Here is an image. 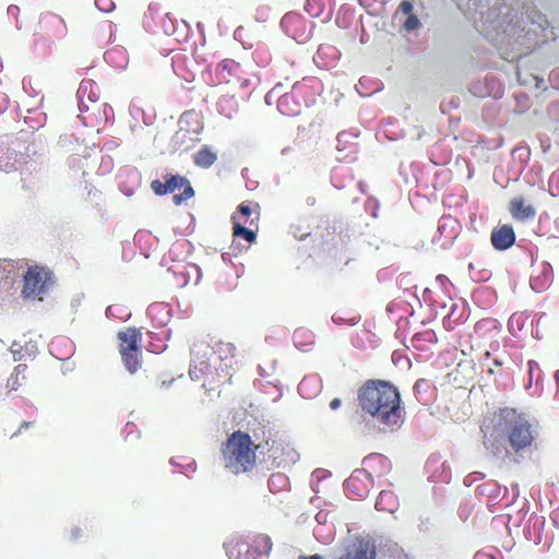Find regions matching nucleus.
<instances>
[{
  "mask_svg": "<svg viewBox=\"0 0 559 559\" xmlns=\"http://www.w3.org/2000/svg\"><path fill=\"white\" fill-rule=\"evenodd\" d=\"M483 443L493 456H523L536 439V431L526 415L503 407L483 420Z\"/></svg>",
  "mask_w": 559,
  "mask_h": 559,
  "instance_id": "obj_1",
  "label": "nucleus"
},
{
  "mask_svg": "<svg viewBox=\"0 0 559 559\" xmlns=\"http://www.w3.org/2000/svg\"><path fill=\"white\" fill-rule=\"evenodd\" d=\"M361 408L384 428L397 429L403 423V408L399 390L390 382L369 380L358 394Z\"/></svg>",
  "mask_w": 559,
  "mask_h": 559,
  "instance_id": "obj_2",
  "label": "nucleus"
},
{
  "mask_svg": "<svg viewBox=\"0 0 559 559\" xmlns=\"http://www.w3.org/2000/svg\"><path fill=\"white\" fill-rule=\"evenodd\" d=\"M261 447L262 443H255L249 433L234 431L221 448L224 467L235 475L251 473L257 465V452Z\"/></svg>",
  "mask_w": 559,
  "mask_h": 559,
  "instance_id": "obj_3",
  "label": "nucleus"
},
{
  "mask_svg": "<svg viewBox=\"0 0 559 559\" xmlns=\"http://www.w3.org/2000/svg\"><path fill=\"white\" fill-rule=\"evenodd\" d=\"M481 25L476 23V27L480 28L486 36L499 40L501 44L512 45L510 41L512 37L516 36V41L524 37L522 34L524 28L518 26L514 22L518 13L506 4L497 7L495 4L489 8L486 13L480 12Z\"/></svg>",
  "mask_w": 559,
  "mask_h": 559,
  "instance_id": "obj_4",
  "label": "nucleus"
},
{
  "mask_svg": "<svg viewBox=\"0 0 559 559\" xmlns=\"http://www.w3.org/2000/svg\"><path fill=\"white\" fill-rule=\"evenodd\" d=\"M226 554L230 559H263L272 549L267 535H257L252 539L237 537L225 544Z\"/></svg>",
  "mask_w": 559,
  "mask_h": 559,
  "instance_id": "obj_5",
  "label": "nucleus"
},
{
  "mask_svg": "<svg viewBox=\"0 0 559 559\" xmlns=\"http://www.w3.org/2000/svg\"><path fill=\"white\" fill-rule=\"evenodd\" d=\"M372 484L371 472L367 468H360L352 473L346 479L344 487L349 497L362 499L369 495Z\"/></svg>",
  "mask_w": 559,
  "mask_h": 559,
  "instance_id": "obj_6",
  "label": "nucleus"
},
{
  "mask_svg": "<svg viewBox=\"0 0 559 559\" xmlns=\"http://www.w3.org/2000/svg\"><path fill=\"white\" fill-rule=\"evenodd\" d=\"M373 540L360 538L350 544L338 559H377Z\"/></svg>",
  "mask_w": 559,
  "mask_h": 559,
  "instance_id": "obj_7",
  "label": "nucleus"
},
{
  "mask_svg": "<svg viewBox=\"0 0 559 559\" xmlns=\"http://www.w3.org/2000/svg\"><path fill=\"white\" fill-rule=\"evenodd\" d=\"M166 186L168 193H173L176 190L185 188L182 193L174 195L173 201L176 205L181 204L182 202L191 199L194 195V190L190 185L189 180L180 175L170 176L166 180Z\"/></svg>",
  "mask_w": 559,
  "mask_h": 559,
  "instance_id": "obj_8",
  "label": "nucleus"
},
{
  "mask_svg": "<svg viewBox=\"0 0 559 559\" xmlns=\"http://www.w3.org/2000/svg\"><path fill=\"white\" fill-rule=\"evenodd\" d=\"M509 211L516 221L525 222L533 219L536 215L535 207L524 197H514L509 203Z\"/></svg>",
  "mask_w": 559,
  "mask_h": 559,
  "instance_id": "obj_9",
  "label": "nucleus"
},
{
  "mask_svg": "<svg viewBox=\"0 0 559 559\" xmlns=\"http://www.w3.org/2000/svg\"><path fill=\"white\" fill-rule=\"evenodd\" d=\"M491 243L497 250H506L515 241V234L510 225H502L491 231Z\"/></svg>",
  "mask_w": 559,
  "mask_h": 559,
  "instance_id": "obj_10",
  "label": "nucleus"
},
{
  "mask_svg": "<svg viewBox=\"0 0 559 559\" xmlns=\"http://www.w3.org/2000/svg\"><path fill=\"white\" fill-rule=\"evenodd\" d=\"M119 353L132 352L141 348L142 333L136 328H127L118 333Z\"/></svg>",
  "mask_w": 559,
  "mask_h": 559,
  "instance_id": "obj_11",
  "label": "nucleus"
},
{
  "mask_svg": "<svg viewBox=\"0 0 559 559\" xmlns=\"http://www.w3.org/2000/svg\"><path fill=\"white\" fill-rule=\"evenodd\" d=\"M261 443L262 447L260 449H266L269 453V457L267 460H265V463L269 468L281 466L283 463L286 462L284 457L285 447L283 443L270 439H265Z\"/></svg>",
  "mask_w": 559,
  "mask_h": 559,
  "instance_id": "obj_12",
  "label": "nucleus"
},
{
  "mask_svg": "<svg viewBox=\"0 0 559 559\" xmlns=\"http://www.w3.org/2000/svg\"><path fill=\"white\" fill-rule=\"evenodd\" d=\"M362 464L365 465L364 468H367L369 472H371V476L373 474L376 476H381L390 468L389 460L379 453L369 454L364 459Z\"/></svg>",
  "mask_w": 559,
  "mask_h": 559,
  "instance_id": "obj_13",
  "label": "nucleus"
},
{
  "mask_svg": "<svg viewBox=\"0 0 559 559\" xmlns=\"http://www.w3.org/2000/svg\"><path fill=\"white\" fill-rule=\"evenodd\" d=\"M147 314L156 326H165L170 320L169 307L163 302L152 304L147 309Z\"/></svg>",
  "mask_w": 559,
  "mask_h": 559,
  "instance_id": "obj_14",
  "label": "nucleus"
},
{
  "mask_svg": "<svg viewBox=\"0 0 559 559\" xmlns=\"http://www.w3.org/2000/svg\"><path fill=\"white\" fill-rule=\"evenodd\" d=\"M396 508L397 499L395 495L390 490H382L376 500V509L378 511L393 513Z\"/></svg>",
  "mask_w": 559,
  "mask_h": 559,
  "instance_id": "obj_15",
  "label": "nucleus"
},
{
  "mask_svg": "<svg viewBox=\"0 0 559 559\" xmlns=\"http://www.w3.org/2000/svg\"><path fill=\"white\" fill-rule=\"evenodd\" d=\"M217 159V154L213 152L207 145L202 146L194 154V163L201 168L211 167Z\"/></svg>",
  "mask_w": 559,
  "mask_h": 559,
  "instance_id": "obj_16",
  "label": "nucleus"
},
{
  "mask_svg": "<svg viewBox=\"0 0 559 559\" xmlns=\"http://www.w3.org/2000/svg\"><path fill=\"white\" fill-rule=\"evenodd\" d=\"M24 264L27 265V270L22 275L23 276L22 280H27V281H31V280H51L52 276H53L52 271H50L49 269H47V267H45L43 265H37V264L28 265L27 263H24Z\"/></svg>",
  "mask_w": 559,
  "mask_h": 559,
  "instance_id": "obj_17",
  "label": "nucleus"
},
{
  "mask_svg": "<svg viewBox=\"0 0 559 559\" xmlns=\"http://www.w3.org/2000/svg\"><path fill=\"white\" fill-rule=\"evenodd\" d=\"M47 282H24L22 296L24 299H38L41 300V295L45 293Z\"/></svg>",
  "mask_w": 559,
  "mask_h": 559,
  "instance_id": "obj_18",
  "label": "nucleus"
},
{
  "mask_svg": "<svg viewBox=\"0 0 559 559\" xmlns=\"http://www.w3.org/2000/svg\"><path fill=\"white\" fill-rule=\"evenodd\" d=\"M141 354H142L141 348L120 354L122 361H123L127 370L130 373H134L141 368V365H142Z\"/></svg>",
  "mask_w": 559,
  "mask_h": 559,
  "instance_id": "obj_19",
  "label": "nucleus"
},
{
  "mask_svg": "<svg viewBox=\"0 0 559 559\" xmlns=\"http://www.w3.org/2000/svg\"><path fill=\"white\" fill-rule=\"evenodd\" d=\"M332 320L336 324L347 323L350 325H355L359 322L360 316L357 314L356 312H349L345 309H340L333 313Z\"/></svg>",
  "mask_w": 559,
  "mask_h": 559,
  "instance_id": "obj_20",
  "label": "nucleus"
},
{
  "mask_svg": "<svg viewBox=\"0 0 559 559\" xmlns=\"http://www.w3.org/2000/svg\"><path fill=\"white\" fill-rule=\"evenodd\" d=\"M231 219L234 221L233 231L235 237H241L250 243L255 240L257 236L254 231L238 223L236 215H233Z\"/></svg>",
  "mask_w": 559,
  "mask_h": 559,
  "instance_id": "obj_21",
  "label": "nucleus"
},
{
  "mask_svg": "<svg viewBox=\"0 0 559 559\" xmlns=\"http://www.w3.org/2000/svg\"><path fill=\"white\" fill-rule=\"evenodd\" d=\"M27 366L26 365H23V364H20L17 365L15 368H14V371L13 373L11 374L10 379H9V385H11V388L13 390H16L17 389V385H19V377L20 374H23V372L26 370ZM22 379H25L24 376H22Z\"/></svg>",
  "mask_w": 559,
  "mask_h": 559,
  "instance_id": "obj_22",
  "label": "nucleus"
},
{
  "mask_svg": "<svg viewBox=\"0 0 559 559\" xmlns=\"http://www.w3.org/2000/svg\"><path fill=\"white\" fill-rule=\"evenodd\" d=\"M420 25V22L418 20L417 16H415L414 14L413 15H408L406 17V20L404 21V27L406 31H415L419 27Z\"/></svg>",
  "mask_w": 559,
  "mask_h": 559,
  "instance_id": "obj_23",
  "label": "nucleus"
},
{
  "mask_svg": "<svg viewBox=\"0 0 559 559\" xmlns=\"http://www.w3.org/2000/svg\"><path fill=\"white\" fill-rule=\"evenodd\" d=\"M151 187H152V190L157 195H164V194L168 193L166 182L163 183L159 180H153L152 183H151Z\"/></svg>",
  "mask_w": 559,
  "mask_h": 559,
  "instance_id": "obj_24",
  "label": "nucleus"
},
{
  "mask_svg": "<svg viewBox=\"0 0 559 559\" xmlns=\"http://www.w3.org/2000/svg\"><path fill=\"white\" fill-rule=\"evenodd\" d=\"M527 52H528V48L523 49L520 46L516 48L512 46L511 53L506 56L504 58L506 59L510 58L511 60H513V59L520 58L522 56H525Z\"/></svg>",
  "mask_w": 559,
  "mask_h": 559,
  "instance_id": "obj_25",
  "label": "nucleus"
},
{
  "mask_svg": "<svg viewBox=\"0 0 559 559\" xmlns=\"http://www.w3.org/2000/svg\"><path fill=\"white\" fill-rule=\"evenodd\" d=\"M401 13H403L404 15H413L412 12H413V3L409 1V0H403L402 3L400 4L399 7Z\"/></svg>",
  "mask_w": 559,
  "mask_h": 559,
  "instance_id": "obj_26",
  "label": "nucleus"
},
{
  "mask_svg": "<svg viewBox=\"0 0 559 559\" xmlns=\"http://www.w3.org/2000/svg\"><path fill=\"white\" fill-rule=\"evenodd\" d=\"M218 350L225 352L226 354H229L230 356L235 355V346L231 343H219L218 344Z\"/></svg>",
  "mask_w": 559,
  "mask_h": 559,
  "instance_id": "obj_27",
  "label": "nucleus"
},
{
  "mask_svg": "<svg viewBox=\"0 0 559 559\" xmlns=\"http://www.w3.org/2000/svg\"><path fill=\"white\" fill-rule=\"evenodd\" d=\"M378 250H381V251H383V253L389 254L390 255L389 259H393L394 258V253L396 251V247L392 246L390 243H384L382 246V248H378Z\"/></svg>",
  "mask_w": 559,
  "mask_h": 559,
  "instance_id": "obj_28",
  "label": "nucleus"
},
{
  "mask_svg": "<svg viewBox=\"0 0 559 559\" xmlns=\"http://www.w3.org/2000/svg\"><path fill=\"white\" fill-rule=\"evenodd\" d=\"M312 381V379L310 378H304L301 380V382L299 383L298 385V392L305 396L306 395V390H307V386L310 384V382Z\"/></svg>",
  "mask_w": 559,
  "mask_h": 559,
  "instance_id": "obj_29",
  "label": "nucleus"
},
{
  "mask_svg": "<svg viewBox=\"0 0 559 559\" xmlns=\"http://www.w3.org/2000/svg\"><path fill=\"white\" fill-rule=\"evenodd\" d=\"M238 213L243 216H249L251 214V209L250 206L242 203L238 206Z\"/></svg>",
  "mask_w": 559,
  "mask_h": 559,
  "instance_id": "obj_30",
  "label": "nucleus"
},
{
  "mask_svg": "<svg viewBox=\"0 0 559 559\" xmlns=\"http://www.w3.org/2000/svg\"><path fill=\"white\" fill-rule=\"evenodd\" d=\"M544 284H545V282H534V283L531 282V287L533 290L539 292L540 289L545 288Z\"/></svg>",
  "mask_w": 559,
  "mask_h": 559,
  "instance_id": "obj_31",
  "label": "nucleus"
},
{
  "mask_svg": "<svg viewBox=\"0 0 559 559\" xmlns=\"http://www.w3.org/2000/svg\"><path fill=\"white\" fill-rule=\"evenodd\" d=\"M341 406V400L340 399H333L331 402H330V408L335 411L337 409L338 407Z\"/></svg>",
  "mask_w": 559,
  "mask_h": 559,
  "instance_id": "obj_32",
  "label": "nucleus"
},
{
  "mask_svg": "<svg viewBox=\"0 0 559 559\" xmlns=\"http://www.w3.org/2000/svg\"><path fill=\"white\" fill-rule=\"evenodd\" d=\"M14 269V264L13 263H8L5 266H4V272L7 273L4 276L5 277H9V275L12 273Z\"/></svg>",
  "mask_w": 559,
  "mask_h": 559,
  "instance_id": "obj_33",
  "label": "nucleus"
},
{
  "mask_svg": "<svg viewBox=\"0 0 559 559\" xmlns=\"http://www.w3.org/2000/svg\"><path fill=\"white\" fill-rule=\"evenodd\" d=\"M81 536V530L75 527L73 530H71V538L72 539H76Z\"/></svg>",
  "mask_w": 559,
  "mask_h": 559,
  "instance_id": "obj_34",
  "label": "nucleus"
},
{
  "mask_svg": "<svg viewBox=\"0 0 559 559\" xmlns=\"http://www.w3.org/2000/svg\"><path fill=\"white\" fill-rule=\"evenodd\" d=\"M299 559H322L319 555H311V556H300Z\"/></svg>",
  "mask_w": 559,
  "mask_h": 559,
  "instance_id": "obj_35",
  "label": "nucleus"
},
{
  "mask_svg": "<svg viewBox=\"0 0 559 559\" xmlns=\"http://www.w3.org/2000/svg\"><path fill=\"white\" fill-rule=\"evenodd\" d=\"M33 425L32 421H23L20 426V429H19V432L23 429V428H28Z\"/></svg>",
  "mask_w": 559,
  "mask_h": 559,
  "instance_id": "obj_36",
  "label": "nucleus"
},
{
  "mask_svg": "<svg viewBox=\"0 0 559 559\" xmlns=\"http://www.w3.org/2000/svg\"><path fill=\"white\" fill-rule=\"evenodd\" d=\"M421 340V335L420 334H416L413 338H412V343H413V346L416 347V342L420 341Z\"/></svg>",
  "mask_w": 559,
  "mask_h": 559,
  "instance_id": "obj_37",
  "label": "nucleus"
},
{
  "mask_svg": "<svg viewBox=\"0 0 559 559\" xmlns=\"http://www.w3.org/2000/svg\"><path fill=\"white\" fill-rule=\"evenodd\" d=\"M556 381H557V384H558L557 393L559 394V370L556 372Z\"/></svg>",
  "mask_w": 559,
  "mask_h": 559,
  "instance_id": "obj_38",
  "label": "nucleus"
},
{
  "mask_svg": "<svg viewBox=\"0 0 559 559\" xmlns=\"http://www.w3.org/2000/svg\"><path fill=\"white\" fill-rule=\"evenodd\" d=\"M281 87H282V84H277V85L273 88V91H276L277 93H280V92H282Z\"/></svg>",
  "mask_w": 559,
  "mask_h": 559,
  "instance_id": "obj_39",
  "label": "nucleus"
},
{
  "mask_svg": "<svg viewBox=\"0 0 559 559\" xmlns=\"http://www.w3.org/2000/svg\"><path fill=\"white\" fill-rule=\"evenodd\" d=\"M436 280L441 281V280H448V278H447L444 275H441V274H440V275H438V276L436 277Z\"/></svg>",
  "mask_w": 559,
  "mask_h": 559,
  "instance_id": "obj_40",
  "label": "nucleus"
},
{
  "mask_svg": "<svg viewBox=\"0 0 559 559\" xmlns=\"http://www.w3.org/2000/svg\"><path fill=\"white\" fill-rule=\"evenodd\" d=\"M201 365L203 366V367L201 368V371H203L204 369H206V368H207V365H206V362H204V361H201Z\"/></svg>",
  "mask_w": 559,
  "mask_h": 559,
  "instance_id": "obj_41",
  "label": "nucleus"
}]
</instances>
